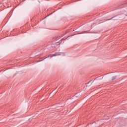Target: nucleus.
I'll return each mask as SVG.
<instances>
[{
	"instance_id": "f257e3e1",
	"label": "nucleus",
	"mask_w": 127,
	"mask_h": 127,
	"mask_svg": "<svg viewBox=\"0 0 127 127\" xmlns=\"http://www.w3.org/2000/svg\"><path fill=\"white\" fill-rule=\"evenodd\" d=\"M57 55L50 54L48 57L44 58V59H46V58H49V57H53L54 56H56Z\"/></svg>"
},
{
	"instance_id": "f03ea898",
	"label": "nucleus",
	"mask_w": 127,
	"mask_h": 127,
	"mask_svg": "<svg viewBox=\"0 0 127 127\" xmlns=\"http://www.w3.org/2000/svg\"><path fill=\"white\" fill-rule=\"evenodd\" d=\"M116 78H117V76H114V77H113L112 78V81H114V80H115V79H116Z\"/></svg>"
},
{
	"instance_id": "7ed1b4c3",
	"label": "nucleus",
	"mask_w": 127,
	"mask_h": 127,
	"mask_svg": "<svg viewBox=\"0 0 127 127\" xmlns=\"http://www.w3.org/2000/svg\"><path fill=\"white\" fill-rule=\"evenodd\" d=\"M108 118H105V120H108Z\"/></svg>"
}]
</instances>
